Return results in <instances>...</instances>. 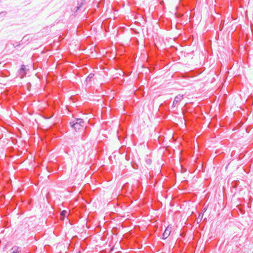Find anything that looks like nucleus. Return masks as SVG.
Instances as JSON below:
<instances>
[{"label": "nucleus", "mask_w": 253, "mask_h": 253, "mask_svg": "<svg viewBox=\"0 0 253 253\" xmlns=\"http://www.w3.org/2000/svg\"><path fill=\"white\" fill-rule=\"evenodd\" d=\"M70 124L71 126L73 127L76 131H77V130H79L81 127H83L84 125V122L83 119H77L76 122L73 121L71 122Z\"/></svg>", "instance_id": "1"}, {"label": "nucleus", "mask_w": 253, "mask_h": 253, "mask_svg": "<svg viewBox=\"0 0 253 253\" xmlns=\"http://www.w3.org/2000/svg\"><path fill=\"white\" fill-rule=\"evenodd\" d=\"M183 99V95L178 94L176 96L173 102V105H175L179 103Z\"/></svg>", "instance_id": "2"}, {"label": "nucleus", "mask_w": 253, "mask_h": 253, "mask_svg": "<svg viewBox=\"0 0 253 253\" xmlns=\"http://www.w3.org/2000/svg\"><path fill=\"white\" fill-rule=\"evenodd\" d=\"M170 233V230L169 228V227L167 228L163 234V239H167Z\"/></svg>", "instance_id": "3"}, {"label": "nucleus", "mask_w": 253, "mask_h": 253, "mask_svg": "<svg viewBox=\"0 0 253 253\" xmlns=\"http://www.w3.org/2000/svg\"><path fill=\"white\" fill-rule=\"evenodd\" d=\"M19 74L22 77H24L26 75V67L24 65H21L19 70Z\"/></svg>", "instance_id": "4"}, {"label": "nucleus", "mask_w": 253, "mask_h": 253, "mask_svg": "<svg viewBox=\"0 0 253 253\" xmlns=\"http://www.w3.org/2000/svg\"><path fill=\"white\" fill-rule=\"evenodd\" d=\"M11 250L12 251V253H21V248L16 246H13Z\"/></svg>", "instance_id": "5"}, {"label": "nucleus", "mask_w": 253, "mask_h": 253, "mask_svg": "<svg viewBox=\"0 0 253 253\" xmlns=\"http://www.w3.org/2000/svg\"><path fill=\"white\" fill-rule=\"evenodd\" d=\"M30 40H31V37H30V35H27L23 38V39L21 42H22V43H25L26 42L30 41Z\"/></svg>", "instance_id": "6"}, {"label": "nucleus", "mask_w": 253, "mask_h": 253, "mask_svg": "<svg viewBox=\"0 0 253 253\" xmlns=\"http://www.w3.org/2000/svg\"><path fill=\"white\" fill-rule=\"evenodd\" d=\"M84 0L82 1L81 3H80V4L79 6H77L75 8V9L76 10L75 12H77L78 10H80L81 8H82V5H84Z\"/></svg>", "instance_id": "7"}, {"label": "nucleus", "mask_w": 253, "mask_h": 253, "mask_svg": "<svg viewBox=\"0 0 253 253\" xmlns=\"http://www.w3.org/2000/svg\"><path fill=\"white\" fill-rule=\"evenodd\" d=\"M94 76V74L90 73L86 79V82H90L91 79L93 78Z\"/></svg>", "instance_id": "8"}, {"label": "nucleus", "mask_w": 253, "mask_h": 253, "mask_svg": "<svg viewBox=\"0 0 253 253\" xmlns=\"http://www.w3.org/2000/svg\"><path fill=\"white\" fill-rule=\"evenodd\" d=\"M67 213V211H63L62 212H61V215L62 216H65L66 214Z\"/></svg>", "instance_id": "9"}, {"label": "nucleus", "mask_w": 253, "mask_h": 253, "mask_svg": "<svg viewBox=\"0 0 253 253\" xmlns=\"http://www.w3.org/2000/svg\"><path fill=\"white\" fill-rule=\"evenodd\" d=\"M146 162H147V163L148 164L150 165V163H151V160L148 159V160H146Z\"/></svg>", "instance_id": "10"}, {"label": "nucleus", "mask_w": 253, "mask_h": 253, "mask_svg": "<svg viewBox=\"0 0 253 253\" xmlns=\"http://www.w3.org/2000/svg\"><path fill=\"white\" fill-rule=\"evenodd\" d=\"M2 13H5V14H6V12H2Z\"/></svg>", "instance_id": "11"}, {"label": "nucleus", "mask_w": 253, "mask_h": 253, "mask_svg": "<svg viewBox=\"0 0 253 253\" xmlns=\"http://www.w3.org/2000/svg\"><path fill=\"white\" fill-rule=\"evenodd\" d=\"M1 64V62H0V64Z\"/></svg>", "instance_id": "12"}]
</instances>
